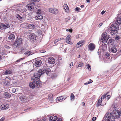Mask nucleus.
<instances>
[{
	"label": "nucleus",
	"instance_id": "nucleus-1",
	"mask_svg": "<svg viewBox=\"0 0 121 121\" xmlns=\"http://www.w3.org/2000/svg\"><path fill=\"white\" fill-rule=\"evenodd\" d=\"M119 29L118 25L115 23L112 24L110 26V29L107 30L108 33H109L112 35H113L118 33L117 30Z\"/></svg>",
	"mask_w": 121,
	"mask_h": 121
},
{
	"label": "nucleus",
	"instance_id": "nucleus-2",
	"mask_svg": "<svg viewBox=\"0 0 121 121\" xmlns=\"http://www.w3.org/2000/svg\"><path fill=\"white\" fill-rule=\"evenodd\" d=\"M104 119L105 121H114V118L112 117L111 113L109 112H107L105 115Z\"/></svg>",
	"mask_w": 121,
	"mask_h": 121
},
{
	"label": "nucleus",
	"instance_id": "nucleus-3",
	"mask_svg": "<svg viewBox=\"0 0 121 121\" xmlns=\"http://www.w3.org/2000/svg\"><path fill=\"white\" fill-rule=\"evenodd\" d=\"M102 35V39L103 41L104 42H106L110 37V36L109 35H107V33L105 32H103Z\"/></svg>",
	"mask_w": 121,
	"mask_h": 121
},
{
	"label": "nucleus",
	"instance_id": "nucleus-4",
	"mask_svg": "<svg viewBox=\"0 0 121 121\" xmlns=\"http://www.w3.org/2000/svg\"><path fill=\"white\" fill-rule=\"evenodd\" d=\"M112 117L114 118H118L120 117L121 114V112L118 110H114Z\"/></svg>",
	"mask_w": 121,
	"mask_h": 121
},
{
	"label": "nucleus",
	"instance_id": "nucleus-5",
	"mask_svg": "<svg viewBox=\"0 0 121 121\" xmlns=\"http://www.w3.org/2000/svg\"><path fill=\"white\" fill-rule=\"evenodd\" d=\"M22 38H17L14 43V44L16 47L19 46L22 44Z\"/></svg>",
	"mask_w": 121,
	"mask_h": 121
},
{
	"label": "nucleus",
	"instance_id": "nucleus-6",
	"mask_svg": "<svg viewBox=\"0 0 121 121\" xmlns=\"http://www.w3.org/2000/svg\"><path fill=\"white\" fill-rule=\"evenodd\" d=\"M43 74V72H42V70L40 69L38 71L34 73V76L36 77L37 78H38L39 79H40L41 75Z\"/></svg>",
	"mask_w": 121,
	"mask_h": 121
},
{
	"label": "nucleus",
	"instance_id": "nucleus-7",
	"mask_svg": "<svg viewBox=\"0 0 121 121\" xmlns=\"http://www.w3.org/2000/svg\"><path fill=\"white\" fill-rule=\"evenodd\" d=\"M10 26L9 24H4L2 23L0 24V29L1 30L5 29L6 28H9Z\"/></svg>",
	"mask_w": 121,
	"mask_h": 121
},
{
	"label": "nucleus",
	"instance_id": "nucleus-8",
	"mask_svg": "<svg viewBox=\"0 0 121 121\" xmlns=\"http://www.w3.org/2000/svg\"><path fill=\"white\" fill-rule=\"evenodd\" d=\"M49 10L50 13L55 14H58L59 11L57 9L54 8L49 9Z\"/></svg>",
	"mask_w": 121,
	"mask_h": 121
},
{
	"label": "nucleus",
	"instance_id": "nucleus-9",
	"mask_svg": "<svg viewBox=\"0 0 121 121\" xmlns=\"http://www.w3.org/2000/svg\"><path fill=\"white\" fill-rule=\"evenodd\" d=\"M29 37L31 40L33 41H35L36 39L37 36L35 34H32L29 36Z\"/></svg>",
	"mask_w": 121,
	"mask_h": 121
},
{
	"label": "nucleus",
	"instance_id": "nucleus-10",
	"mask_svg": "<svg viewBox=\"0 0 121 121\" xmlns=\"http://www.w3.org/2000/svg\"><path fill=\"white\" fill-rule=\"evenodd\" d=\"M41 69L42 70V72H43V74L44 73H45L47 74L48 75L49 73L51 72L50 69L48 68H47L46 69Z\"/></svg>",
	"mask_w": 121,
	"mask_h": 121
},
{
	"label": "nucleus",
	"instance_id": "nucleus-11",
	"mask_svg": "<svg viewBox=\"0 0 121 121\" xmlns=\"http://www.w3.org/2000/svg\"><path fill=\"white\" fill-rule=\"evenodd\" d=\"M42 63L41 61L38 60H35V62L34 65L36 67H38L40 66Z\"/></svg>",
	"mask_w": 121,
	"mask_h": 121
},
{
	"label": "nucleus",
	"instance_id": "nucleus-12",
	"mask_svg": "<svg viewBox=\"0 0 121 121\" xmlns=\"http://www.w3.org/2000/svg\"><path fill=\"white\" fill-rule=\"evenodd\" d=\"M88 48L90 51H92L95 48V45L93 43H91L89 44Z\"/></svg>",
	"mask_w": 121,
	"mask_h": 121
},
{
	"label": "nucleus",
	"instance_id": "nucleus-13",
	"mask_svg": "<svg viewBox=\"0 0 121 121\" xmlns=\"http://www.w3.org/2000/svg\"><path fill=\"white\" fill-rule=\"evenodd\" d=\"M9 105L8 104H4L0 106V109L3 110L7 109L9 107Z\"/></svg>",
	"mask_w": 121,
	"mask_h": 121
},
{
	"label": "nucleus",
	"instance_id": "nucleus-14",
	"mask_svg": "<svg viewBox=\"0 0 121 121\" xmlns=\"http://www.w3.org/2000/svg\"><path fill=\"white\" fill-rule=\"evenodd\" d=\"M39 1V0H31L30 2L28 4H30V6L34 7L35 5V2H38Z\"/></svg>",
	"mask_w": 121,
	"mask_h": 121
},
{
	"label": "nucleus",
	"instance_id": "nucleus-15",
	"mask_svg": "<svg viewBox=\"0 0 121 121\" xmlns=\"http://www.w3.org/2000/svg\"><path fill=\"white\" fill-rule=\"evenodd\" d=\"M40 79H39L38 78H37L36 77L34 76L32 77L31 78V80L34 83H35L36 82H38L40 80Z\"/></svg>",
	"mask_w": 121,
	"mask_h": 121
},
{
	"label": "nucleus",
	"instance_id": "nucleus-16",
	"mask_svg": "<svg viewBox=\"0 0 121 121\" xmlns=\"http://www.w3.org/2000/svg\"><path fill=\"white\" fill-rule=\"evenodd\" d=\"M48 62L50 64H54L55 63V60L52 57H51L48 58Z\"/></svg>",
	"mask_w": 121,
	"mask_h": 121
},
{
	"label": "nucleus",
	"instance_id": "nucleus-17",
	"mask_svg": "<svg viewBox=\"0 0 121 121\" xmlns=\"http://www.w3.org/2000/svg\"><path fill=\"white\" fill-rule=\"evenodd\" d=\"M27 97L24 95H22L19 97V98L20 100L22 102H24L27 100Z\"/></svg>",
	"mask_w": 121,
	"mask_h": 121
},
{
	"label": "nucleus",
	"instance_id": "nucleus-18",
	"mask_svg": "<svg viewBox=\"0 0 121 121\" xmlns=\"http://www.w3.org/2000/svg\"><path fill=\"white\" fill-rule=\"evenodd\" d=\"M84 41L81 40L79 41L77 44V47L78 48H79L82 46L84 44Z\"/></svg>",
	"mask_w": 121,
	"mask_h": 121
},
{
	"label": "nucleus",
	"instance_id": "nucleus-19",
	"mask_svg": "<svg viewBox=\"0 0 121 121\" xmlns=\"http://www.w3.org/2000/svg\"><path fill=\"white\" fill-rule=\"evenodd\" d=\"M66 98V97L65 96H61L56 98V101H58L62 99L65 100Z\"/></svg>",
	"mask_w": 121,
	"mask_h": 121
},
{
	"label": "nucleus",
	"instance_id": "nucleus-20",
	"mask_svg": "<svg viewBox=\"0 0 121 121\" xmlns=\"http://www.w3.org/2000/svg\"><path fill=\"white\" fill-rule=\"evenodd\" d=\"M16 17L21 21H22L23 20L24 17H23V15H22L17 14L16 15Z\"/></svg>",
	"mask_w": 121,
	"mask_h": 121
},
{
	"label": "nucleus",
	"instance_id": "nucleus-21",
	"mask_svg": "<svg viewBox=\"0 0 121 121\" xmlns=\"http://www.w3.org/2000/svg\"><path fill=\"white\" fill-rule=\"evenodd\" d=\"M121 23V19L119 17H117V18L116 20V23L115 24H117L119 26Z\"/></svg>",
	"mask_w": 121,
	"mask_h": 121
},
{
	"label": "nucleus",
	"instance_id": "nucleus-22",
	"mask_svg": "<svg viewBox=\"0 0 121 121\" xmlns=\"http://www.w3.org/2000/svg\"><path fill=\"white\" fill-rule=\"evenodd\" d=\"M57 117V116H52L50 117L49 120H51L52 121H55L56 120Z\"/></svg>",
	"mask_w": 121,
	"mask_h": 121
},
{
	"label": "nucleus",
	"instance_id": "nucleus-23",
	"mask_svg": "<svg viewBox=\"0 0 121 121\" xmlns=\"http://www.w3.org/2000/svg\"><path fill=\"white\" fill-rule=\"evenodd\" d=\"M15 36L14 34H10L9 35L8 38L9 40L12 41L14 40L15 39Z\"/></svg>",
	"mask_w": 121,
	"mask_h": 121
},
{
	"label": "nucleus",
	"instance_id": "nucleus-24",
	"mask_svg": "<svg viewBox=\"0 0 121 121\" xmlns=\"http://www.w3.org/2000/svg\"><path fill=\"white\" fill-rule=\"evenodd\" d=\"M70 37L71 35H69L66 37V42L69 44H70Z\"/></svg>",
	"mask_w": 121,
	"mask_h": 121
},
{
	"label": "nucleus",
	"instance_id": "nucleus-25",
	"mask_svg": "<svg viewBox=\"0 0 121 121\" xmlns=\"http://www.w3.org/2000/svg\"><path fill=\"white\" fill-rule=\"evenodd\" d=\"M3 94L4 97L5 98H9L11 96L10 94L7 92H4Z\"/></svg>",
	"mask_w": 121,
	"mask_h": 121
},
{
	"label": "nucleus",
	"instance_id": "nucleus-26",
	"mask_svg": "<svg viewBox=\"0 0 121 121\" xmlns=\"http://www.w3.org/2000/svg\"><path fill=\"white\" fill-rule=\"evenodd\" d=\"M35 19L37 20H39L43 19V17L42 15H39L35 16Z\"/></svg>",
	"mask_w": 121,
	"mask_h": 121
},
{
	"label": "nucleus",
	"instance_id": "nucleus-27",
	"mask_svg": "<svg viewBox=\"0 0 121 121\" xmlns=\"http://www.w3.org/2000/svg\"><path fill=\"white\" fill-rule=\"evenodd\" d=\"M64 7L65 12H68L69 11V9L67 4H64Z\"/></svg>",
	"mask_w": 121,
	"mask_h": 121
},
{
	"label": "nucleus",
	"instance_id": "nucleus-28",
	"mask_svg": "<svg viewBox=\"0 0 121 121\" xmlns=\"http://www.w3.org/2000/svg\"><path fill=\"white\" fill-rule=\"evenodd\" d=\"M29 86L31 88L34 89L36 87V85L35 84L32 82H30L29 83Z\"/></svg>",
	"mask_w": 121,
	"mask_h": 121
},
{
	"label": "nucleus",
	"instance_id": "nucleus-29",
	"mask_svg": "<svg viewBox=\"0 0 121 121\" xmlns=\"http://www.w3.org/2000/svg\"><path fill=\"white\" fill-rule=\"evenodd\" d=\"M30 5V4H27L26 5V7L28 8V9L30 10L33 11L34 10V7L31 6Z\"/></svg>",
	"mask_w": 121,
	"mask_h": 121
},
{
	"label": "nucleus",
	"instance_id": "nucleus-30",
	"mask_svg": "<svg viewBox=\"0 0 121 121\" xmlns=\"http://www.w3.org/2000/svg\"><path fill=\"white\" fill-rule=\"evenodd\" d=\"M102 49L104 51H105L107 50V45L105 43H103L102 45Z\"/></svg>",
	"mask_w": 121,
	"mask_h": 121
},
{
	"label": "nucleus",
	"instance_id": "nucleus-31",
	"mask_svg": "<svg viewBox=\"0 0 121 121\" xmlns=\"http://www.w3.org/2000/svg\"><path fill=\"white\" fill-rule=\"evenodd\" d=\"M38 82L35 83V85L36 87L38 88L41 86L42 82L40 80L39 81H38Z\"/></svg>",
	"mask_w": 121,
	"mask_h": 121
},
{
	"label": "nucleus",
	"instance_id": "nucleus-32",
	"mask_svg": "<svg viewBox=\"0 0 121 121\" xmlns=\"http://www.w3.org/2000/svg\"><path fill=\"white\" fill-rule=\"evenodd\" d=\"M61 40H65V38H61L60 39H56L54 42V44H56L59 41Z\"/></svg>",
	"mask_w": 121,
	"mask_h": 121
},
{
	"label": "nucleus",
	"instance_id": "nucleus-33",
	"mask_svg": "<svg viewBox=\"0 0 121 121\" xmlns=\"http://www.w3.org/2000/svg\"><path fill=\"white\" fill-rule=\"evenodd\" d=\"M114 40L113 39H109L108 44L109 45H112L113 44Z\"/></svg>",
	"mask_w": 121,
	"mask_h": 121
},
{
	"label": "nucleus",
	"instance_id": "nucleus-34",
	"mask_svg": "<svg viewBox=\"0 0 121 121\" xmlns=\"http://www.w3.org/2000/svg\"><path fill=\"white\" fill-rule=\"evenodd\" d=\"M12 73V71L9 70H6L4 73V74L5 75L11 74Z\"/></svg>",
	"mask_w": 121,
	"mask_h": 121
},
{
	"label": "nucleus",
	"instance_id": "nucleus-35",
	"mask_svg": "<svg viewBox=\"0 0 121 121\" xmlns=\"http://www.w3.org/2000/svg\"><path fill=\"white\" fill-rule=\"evenodd\" d=\"M28 28L33 29L35 27V26L32 24H30L28 25Z\"/></svg>",
	"mask_w": 121,
	"mask_h": 121
},
{
	"label": "nucleus",
	"instance_id": "nucleus-36",
	"mask_svg": "<svg viewBox=\"0 0 121 121\" xmlns=\"http://www.w3.org/2000/svg\"><path fill=\"white\" fill-rule=\"evenodd\" d=\"M52 94H49L48 97L49 98V99L51 101H53V98L52 97Z\"/></svg>",
	"mask_w": 121,
	"mask_h": 121
},
{
	"label": "nucleus",
	"instance_id": "nucleus-37",
	"mask_svg": "<svg viewBox=\"0 0 121 121\" xmlns=\"http://www.w3.org/2000/svg\"><path fill=\"white\" fill-rule=\"evenodd\" d=\"M24 54L27 56H28L30 55H32V52H31L27 51Z\"/></svg>",
	"mask_w": 121,
	"mask_h": 121
},
{
	"label": "nucleus",
	"instance_id": "nucleus-38",
	"mask_svg": "<svg viewBox=\"0 0 121 121\" xmlns=\"http://www.w3.org/2000/svg\"><path fill=\"white\" fill-rule=\"evenodd\" d=\"M111 52L114 53H115L117 52V50L116 48L114 47H112L111 48Z\"/></svg>",
	"mask_w": 121,
	"mask_h": 121
},
{
	"label": "nucleus",
	"instance_id": "nucleus-39",
	"mask_svg": "<svg viewBox=\"0 0 121 121\" xmlns=\"http://www.w3.org/2000/svg\"><path fill=\"white\" fill-rule=\"evenodd\" d=\"M70 97L71 99V100H73L74 99V98L75 97L73 93H72L71 94Z\"/></svg>",
	"mask_w": 121,
	"mask_h": 121
},
{
	"label": "nucleus",
	"instance_id": "nucleus-40",
	"mask_svg": "<svg viewBox=\"0 0 121 121\" xmlns=\"http://www.w3.org/2000/svg\"><path fill=\"white\" fill-rule=\"evenodd\" d=\"M108 92H107V93L105 94V95H103L101 97V99H104L106 97V95H107L108 94Z\"/></svg>",
	"mask_w": 121,
	"mask_h": 121
},
{
	"label": "nucleus",
	"instance_id": "nucleus-41",
	"mask_svg": "<svg viewBox=\"0 0 121 121\" xmlns=\"http://www.w3.org/2000/svg\"><path fill=\"white\" fill-rule=\"evenodd\" d=\"M86 68L88 69L89 70L91 69V67L90 65L89 64L87 65L86 66Z\"/></svg>",
	"mask_w": 121,
	"mask_h": 121
},
{
	"label": "nucleus",
	"instance_id": "nucleus-42",
	"mask_svg": "<svg viewBox=\"0 0 121 121\" xmlns=\"http://www.w3.org/2000/svg\"><path fill=\"white\" fill-rule=\"evenodd\" d=\"M78 64V67H81L83 65V64L82 63H79Z\"/></svg>",
	"mask_w": 121,
	"mask_h": 121
},
{
	"label": "nucleus",
	"instance_id": "nucleus-43",
	"mask_svg": "<svg viewBox=\"0 0 121 121\" xmlns=\"http://www.w3.org/2000/svg\"><path fill=\"white\" fill-rule=\"evenodd\" d=\"M4 82V83L6 85H7L9 83V81L6 78L5 79Z\"/></svg>",
	"mask_w": 121,
	"mask_h": 121
},
{
	"label": "nucleus",
	"instance_id": "nucleus-44",
	"mask_svg": "<svg viewBox=\"0 0 121 121\" xmlns=\"http://www.w3.org/2000/svg\"><path fill=\"white\" fill-rule=\"evenodd\" d=\"M106 56L107 57H110V54L108 52H107L105 54Z\"/></svg>",
	"mask_w": 121,
	"mask_h": 121
},
{
	"label": "nucleus",
	"instance_id": "nucleus-45",
	"mask_svg": "<svg viewBox=\"0 0 121 121\" xmlns=\"http://www.w3.org/2000/svg\"><path fill=\"white\" fill-rule=\"evenodd\" d=\"M81 10V9L80 8L77 7L75 9V10L78 12H79V11Z\"/></svg>",
	"mask_w": 121,
	"mask_h": 121
},
{
	"label": "nucleus",
	"instance_id": "nucleus-46",
	"mask_svg": "<svg viewBox=\"0 0 121 121\" xmlns=\"http://www.w3.org/2000/svg\"><path fill=\"white\" fill-rule=\"evenodd\" d=\"M41 10L40 9H38L37 10V13L38 14H40Z\"/></svg>",
	"mask_w": 121,
	"mask_h": 121
},
{
	"label": "nucleus",
	"instance_id": "nucleus-47",
	"mask_svg": "<svg viewBox=\"0 0 121 121\" xmlns=\"http://www.w3.org/2000/svg\"><path fill=\"white\" fill-rule=\"evenodd\" d=\"M120 39V37L118 35H116L115 37V39L116 40H118Z\"/></svg>",
	"mask_w": 121,
	"mask_h": 121
},
{
	"label": "nucleus",
	"instance_id": "nucleus-48",
	"mask_svg": "<svg viewBox=\"0 0 121 121\" xmlns=\"http://www.w3.org/2000/svg\"><path fill=\"white\" fill-rule=\"evenodd\" d=\"M73 62H71L70 63L69 65V66L70 68H71L73 66Z\"/></svg>",
	"mask_w": 121,
	"mask_h": 121
},
{
	"label": "nucleus",
	"instance_id": "nucleus-49",
	"mask_svg": "<svg viewBox=\"0 0 121 121\" xmlns=\"http://www.w3.org/2000/svg\"><path fill=\"white\" fill-rule=\"evenodd\" d=\"M4 47L6 49H9L10 48V47L7 45H5L4 46Z\"/></svg>",
	"mask_w": 121,
	"mask_h": 121
},
{
	"label": "nucleus",
	"instance_id": "nucleus-50",
	"mask_svg": "<svg viewBox=\"0 0 121 121\" xmlns=\"http://www.w3.org/2000/svg\"><path fill=\"white\" fill-rule=\"evenodd\" d=\"M72 29H67L66 30V31H69V32H70L71 33H72Z\"/></svg>",
	"mask_w": 121,
	"mask_h": 121
},
{
	"label": "nucleus",
	"instance_id": "nucleus-51",
	"mask_svg": "<svg viewBox=\"0 0 121 121\" xmlns=\"http://www.w3.org/2000/svg\"><path fill=\"white\" fill-rule=\"evenodd\" d=\"M90 82H88L87 83H85V85H86V84L87 85L88 84H89L90 83H91L93 82L92 80H91V79H90Z\"/></svg>",
	"mask_w": 121,
	"mask_h": 121
},
{
	"label": "nucleus",
	"instance_id": "nucleus-52",
	"mask_svg": "<svg viewBox=\"0 0 121 121\" xmlns=\"http://www.w3.org/2000/svg\"><path fill=\"white\" fill-rule=\"evenodd\" d=\"M2 55H5L6 54L5 52L4 51H2Z\"/></svg>",
	"mask_w": 121,
	"mask_h": 121
},
{
	"label": "nucleus",
	"instance_id": "nucleus-53",
	"mask_svg": "<svg viewBox=\"0 0 121 121\" xmlns=\"http://www.w3.org/2000/svg\"><path fill=\"white\" fill-rule=\"evenodd\" d=\"M96 119V117H93L92 118V120L93 121H95Z\"/></svg>",
	"mask_w": 121,
	"mask_h": 121
},
{
	"label": "nucleus",
	"instance_id": "nucleus-54",
	"mask_svg": "<svg viewBox=\"0 0 121 121\" xmlns=\"http://www.w3.org/2000/svg\"><path fill=\"white\" fill-rule=\"evenodd\" d=\"M16 90L15 88H13V89L12 91V92L13 93H15L16 92Z\"/></svg>",
	"mask_w": 121,
	"mask_h": 121
},
{
	"label": "nucleus",
	"instance_id": "nucleus-55",
	"mask_svg": "<svg viewBox=\"0 0 121 121\" xmlns=\"http://www.w3.org/2000/svg\"><path fill=\"white\" fill-rule=\"evenodd\" d=\"M4 117H2V118L0 119V121H3L4 119Z\"/></svg>",
	"mask_w": 121,
	"mask_h": 121
},
{
	"label": "nucleus",
	"instance_id": "nucleus-56",
	"mask_svg": "<svg viewBox=\"0 0 121 121\" xmlns=\"http://www.w3.org/2000/svg\"><path fill=\"white\" fill-rule=\"evenodd\" d=\"M57 121H62V120L60 118H57Z\"/></svg>",
	"mask_w": 121,
	"mask_h": 121
},
{
	"label": "nucleus",
	"instance_id": "nucleus-57",
	"mask_svg": "<svg viewBox=\"0 0 121 121\" xmlns=\"http://www.w3.org/2000/svg\"><path fill=\"white\" fill-rule=\"evenodd\" d=\"M110 95H108L107 96V99H109L110 97Z\"/></svg>",
	"mask_w": 121,
	"mask_h": 121
},
{
	"label": "nucleus",
	"instance_id": "nucleus-58",
	"mask_svg": "<svg viewBox=\"0 0 121 121\" xmlns=\"http://www.w3.org/2000/svg\"><path fill=\"white\" fill-rule=\"evenodd\" d=\"M105 12L106 11H104L103 10L102 11V12L101 13V14L102 15H103L105 13Z\"/></svg>",
	"mask_w": 121,
	"mask_h": 121
},
{
	"label": "nucleus",
	"instance_id": "nucleus-59",
	"mask_svg": "<svg viewBox=\"0 0 121 121\" xmlns=\"http://www.w3.org/2000/svg\"><path fill=\"white\" fill-rule=\"evenodd\" d=\"M102 99H100H100H99L98 100V103H100L101 102H102Z\"/></svg>",
	"mask_w": 121,
	"mask_h": 121
},
{
	"label": "nucleus",
	"instance_id": "nucleus-60",
	"mask_svg": "<svg viewBox=\"0 0 121 121\" xmlns=\"http://www.w3.org/2000/svg\"><path fill=\"white\" fill-rule=\"evenodd\" d=\"M46 121V119L45 118H44L43 119H42V120L40 121Z\"/></svg>",
	"mask_w": 121,
	"mask_h": 121
},
{
	"label": "nucleus",
	"instance_id": "nucleus-61",
	"mask_svg": "<svg viewBox=\"0 0 121 121\" xmlns=\"http://www.w3.org/2000/svg\"><path fill=\"white\" fill-rule=\"evenodd\" d=\"M103 24V23H100L98 26L99 27H100Z\"/></svg>",
	"mask_w": 121,
	"mask_h": 121
},
{
	"label": "nucleus",
	"instance_id": "nucleus-62",
	"mask_svg": "<svg viewBox=\"0 0 121 121\" xmlns=\"http://www.w3.org/2000/svg\"><path fill=\"white\" fill-rule=\"evenodd\" d=\"M38 32L40 34H41L42 33V31L40 30H38Z\"/></svg>",
	"mask_w": 121,
	"mask_h": 121
},
{
	"label": "nucleus",
	"instance_id": "nucleus-63",
	"mask_svg": "<svg viewBox=\"0 0 121 121\" xmlns=\"http://www.w3.org/2000/svg\"><path fill=\"white\" fill-rule=\"evenodd\" d=\"M2 57L0 55V60H2Z\"/></svg>",
	"mask_w": 121,
	"mask_h": 121
},
{
	"label": "nucleus",
	"instance_id": "nucleus-64",
	"mask_svg": "<svg viewBox=\"0 0 121 121\" xmlns=\"http://www.w3.org/2000/svg\"><path fill=\"white\" fill-rule=\"evenodd\" d=\"M31 108V107H30L29 108H27V109H25L24 110L25 111H26L27 110H28Z\"/></svg>",
	"mask_w": 121,
	"mask_h": 121
}]
</instances>
